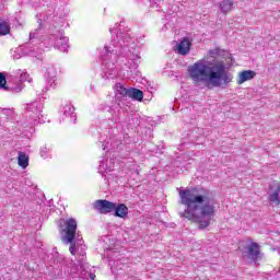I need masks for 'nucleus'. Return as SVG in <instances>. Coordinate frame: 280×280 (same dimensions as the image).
Here are the masks:
<instances>
[{
  "label": "nucleus",
  "instance_id": "obj_23",
  "mask_svg": "<svg viewBox=\"0 0 280 280\" xmlns=\"http://www.w3.org/2000/svg\"><path fill=\"white\" fill-rule=\"evenodd\" d=\"M117 95H121V97H130V88L127 89L124 83L116 84Z\"/></svg>",
  "mask_w": 280,
  "mask_h": 280
},
{
  "label": "nucleus",
  "instance_id": "obj_31",
  "mask_svg": "<svg viewBox=\"0 0 280 280\" xmlns=\"http://www.w3.org/2000/svg\"><path fill=\"white\" fill-rule=\"evenodd\" d=\"M5 84H8V81L5 80V73L0 72V89L8 91V86H5Z\"/></svg>",
  "mask_w": 280,
  "mask_h": 280
},
{
  "label": "nucleus",
  "instance_id": "obj_25",
  "mask_svg": "<svg viewBox=\"0 0 280 280\" xmlns=\"http://www.w3.org/2000/svg\"><path fill=\"white\" fill-rule=\"evenodd\" d=\"M223 54H225L224 50L220 49V48H214L208 51V58H213L214 60L217 58H220V56H222Z\"/></svg>",
  "mask_w": 280,
  "mask_h": 280
},
{
  "label": "nucleus",
  "instance_id": "obj_13",
  "mask_svg": "<svg viewBox=\"0 0 280 280\" xmlns=\"http://www.w3.org/2000/svg\"><path fill=\"white\" fill-rule=\"evenodd\" d=\"M112 120L115 121V124L128 125L130 124V114L128 110L118 109V112L113 115Z\"/></svg>",
  "mask_w": 280,
  "mask_h": 280
},
{
  "label": "nucleus",
  "instance_id": "obj_14",
  "mask_svg": "<svg viewBox=\"0 0 280 280\" xmlns=\"http://www.w3.org/2000/svg\"><path fill=\"white\" fill-rule=\"evenodd\" d=\"M121 145V138L119 136H114L109 138V141H101V147L103 150H117Z\"/></svg>",
  "mask_w": 280,
  "mask_h": 280
},
{
  "label": "nucleus",
  "instance_id": "obj_27",
  "mask_svg": "<svg viewBox=\"0 0 280 280\" xmlns=\"http://www.w3.org/2000/svg\"><path fill=\"white\" fill-rule=\"evenodd\" d=\"M269 202H272L276 207L280 206L279 191L276 190L269 195Z\"/></svg>",
  "mask_w": 280,
  "mask_h": 280
},
{
  "label": "nucleus",
  "instance_id": "obj_3",
  "mask_svg": "<svg viewBox=\"0 0 280 280\" xmlns=\"http://www.w3.org/2000/svg\"><path fill=\"white\" fill-rule=\"evenodd\" d=\"M188 73L195 84H206L208 89H220L233 82V73L226 70V62L202 58L188 67Z\"/></svg>",
  "mask_w": 280,
  "mask_h": 280
},
{
  "label": "nucleus",
  "instance_id": "obj_9",
  "mask_svg": "<svg viewBox=\"0 0 280 280\" xmlns=\"http://www.w3.org/2000/svg\"><path fill=\"white\" fill-rule=\"evenodd\" d=\"M94 209L106 215L107 213H113L115 211V202L108 201L106 199H98L94 202Z\"/></svg>",
  "mask_w": 280,
  "mask_h": 280
},
{
  "label": "nucleus",
  "instance_id": "obj_33",
  "mask_svg": "<svg viewBox=\"0 0 280 280\" xmlns=\"http://www.w3.org/2000/svg\"><path fill=\"white\" fill-rule=\"evenodd\" d=\"M276 191H278V194L280 192V184L278 185V188L276 189Z\"/></svg>",
  "mask_w": 280,
  "mask_h": 280
},
{
  "label": "nucleus",
  "instance_id": "obj_6",
  "mask_svg": "<svg viewBox=\"0 0 280 280\" xmlns=\"http://www.w3.org/2000/svg\"><path fill=\"white\" fill-rule=\"evenodd\" d=\"M70 244V253L71 255H79L78 261L80 262V268L82 267V264H86V245H84V240L82 238V235L77 234L75 240Z\"/></svg>",
  "mask_w": 280,
  "mask_h": 280
},
{
  "label": "nucleus",
  "instance_id": "obj_2",
  "mask_svg": "<svg viewBox=\"0 0 280 280\" xmlns=\"http://www.w3.org/2000/svg\"><path fill=\"white\" fill-rule=\"evenodd\" d=\"M117 30H119V24H115L114 31L113 28L109 30L110 34L114 33L116 36L109 46L104 47L101 55L103 70L106 75H117L115 62H117L119 56H126L133 61L135 69L139 67V60L141 59L135 38L130 37V34L117 32Z\"/></svg>",
  "mask_w": 280,
  "mask_h": 280
},
{
  "label": "nucleus",
  "instance_id": "obj_22",
  "mask_svg": "<svg viewBox=\"0 0 280 280\" xmlns=\"http://www.w3.org/2000/svg\"><path fill=\"white\" fill-rule=\"evenodd\" d=\"M129 97H131V100H136L137 102H142L143 101V91L135 89V88H130Z\"/></svg>",
  "mask_w": 280,
  "mask_h": 280
},
{
  "label": "nucleus",
  "instance_id": "obj_19",
  "mask_svg": "<svg viewBox=\"0 0 280 280\" xmlns=\"http://www.w3.org/2000/svg\"><path fill=\"white\" fill-rule=\"evenodd\" d=\"M89 264H81L80 267V273L79 277L81 279H91V280H95V273L91 272V269H89Z\"/></svg>",
  "mask_w": 280,
  "mask_h": 280
},
{
  "label": "nucleus",
  "instance_id": "obj_5",
  "mask_svg": "<svg viewBox=\"0 0 280 280\" xmlns=\"http://www.w3.org/2000/svg\"><path fill=\"white\" fill-rule=\"evenodd\" d=\"M40 113H43V104L35 101L26 104L24 116L31 126H36V124H43V120H40Z\"/></svg>",
  "mask_w": 280,
  "mask_h": 280
},
{
  "label": "nucleus",
  "instance_id": "obj_28",
  "mask_svg": "<svg viewBox=\"0 0 280 280\" xmlns=\"http://www.w3.org/2000/svg\"><path fill=\"white\" fill-rule=\"evenodd\" d=\"M18 75H20V82H32V78L25 71L18 70Z\"/></svg>",
  "mask_w": 280,
  "mask_h": 280
},
{
  "label": "nucleus",
  "instance_id": "obj_8",
  "mask_svg": "<svg viewBox=\"0 0 280 280\" xmlns=\"http://www.w3.org/2000/svg\"><path fill=\"white\" fill-rule=\"evenodd\" d=\"M50 40L59 51H68L69 49V37L65 36V31H57L50 35Z\"/></svg>",
  "mask_w": 280,
  "mask_h": 280
},
{
  "label": "nucleus",
  "instance_id": "obj_20",
  "mask_svg": "<svg viewBox=\"0 0 280 280\" xmlns=\"http://www.w3.org/2000/svg\"><path fill=\"white\" fill-rule=\"evenodd\" d=\"M62 113L65 117H70V119L75 124V119L78 116H75V107H73L71 104H66L62 107Z\"/></svg>",
  "mask_w": 280,
  "mask_h": 280
},
{
  "label": "nucleus",
  "instance_id": "obj_15",
  "mask_svg": "<svg viewBox=\"0 0 280 280\" xmlns=\"http://www.w3.org/2000/svg\"><path fill=\"white\" fill-rule=\"evenodd\" d=\"M191 49V42L189 38L184 37L177 45V52L180 56H187L189 54V50Z\"/></svg>",
  "mask_w": 280,
  "mask_h": 280
},
{
  "label": "nucleus",
  "instance_id": "obj_4",
  "mask_svg": "<svg viewBox=\"0 0 280 280\" xmlns=\"http://www.w3.org/2000/svg\"><path fill=\"white\" fill-rule=\"evenodd\" d=\"M38 26L30 32L28 42L23 45L22 51L25 56H31L32 58H38L40 56V48L36 45H40L45 38V27H43V20H37Z\"/></svg>",
  "mask_w": 280,
  "mask_h": 280
},
{
  "label": "nucleus",
  "instance_id": "obj_29",
  "mask_svg": "<svg viewBox=\"0 0 280 280\" xmlns=\"http://www.w3.org/2000/svg\"><path fill=\"white\" fill-rule=\"evenodd\" d=\"M51 149H49L47 145H44L39 150V154L42 159H49Z\"/></svg>",
  "mask_w": 280,
  "mask_h": 280
},
{
  "label": "nucleus",
  "instance_id": "obj_24",
  "mask_svg": "<svg viewBox=\"0 0 280 280\" xmlns=\"http://www.w3.org/2000/svg\"><path fill=\"white\" fill-rule=\"evenodd\" d=\"M18 163L20 165V167H23V170H25V167H27V165H30V156H27V154L20 152L19 153V158H18Z\"/></svg>",
  "mask_w": 280,
  "mask_h": 280
},
{
  "label": "nucleus",
  "instance_id": "obj_26",
  "mask_svg": "<svg viewBox=\"0 0 280 280\" xmlns=\"http://www.w3.org/2000/svg\"><path fill=\"white\" fill-rule=\"evenodd\" d=\"M7 34H10V24L0 22V36H7Z\"/></svg>",
  "mask_w": 280,
  "mask_h": 280
},
{
  "label": "nucleus",
  "instance_id": "obj_12",
  "mask_svg": "<svg viewBox=\"0 0 280 280\" xmlns=\"http://www.w3.org/2000/svg\"><path fill=\"white\" fill-rule=\"evenodd\" d=\"M247 255L248 258L252 259V261H257L258 259H261V246L258 245V243H250L247 246Z\"/></svg>",
  "mask_w": 280,
  "mask_h": 280
},
{
  "label": "nucleus",
  "instance_id": "obj_7",
  "mask_svg": "<svg viewBox=\"0 0 280 280\" xmlns=\"http://www.w3.org/2000/svg\"><path fill=\"white\" fill-rule=\"evenodd\" d=\"M62 240L65 244H73L78 235H80L78 231V221L75 219L70 218L65 221V229Z\"/></svg>",
  "mask_w": 280,
  "mask_h": 280
},
{
  "label": "nucleus",
  "instance_id": "obj_10",
  "mask_svg": "<svg viewBox=\"0 0 280 280\" xmlns=\"http://www.w3.org/2000/svg\"><path fill=\"white\" fill-rule=\"evenodd\" d=\"M104 255L109 259L108 266L110 267L112 272H115V268H117V265L121 261V254L115 248H107Z\"/></svg>",
  "mask_w": 280,
  "mask_h": 280
},
{
  "label": "nucleus",
  "instance_id": "obj_1",
  "mask_svg": "<svg viewBox=\"0 0 280 280\" xmlns=\"http://www.w3.org/2000/svg\"><path fill=\"white\" fill-rule=\"evenodd\" d=\"M179 202L185 207L179 212L180 218L195 222L200 230L208 229L215 215V201L211 190L203 187L179 189Z\"/></svg>",
  "mask_w": 280,
  "mask_h": 280
},
{
  "label": "nucleus",
  "instance_id": "obj_21",
  "mask_svg": "<svg viewBox=\"0 0 280 280\" xmlns=\"http://www.w3.org/2000/svg\"><path fill=\"white\" fill-rule=\"evenodd\" d=\"M222 14H229L233 10V0H223L219 3Z\"/></svg>",
  "mask_w": 280,
  "mask_h": 280
},
{
  "label": "nucleus",
  "instance_id": "obj_17",
  "mask_svg": "<svg viewBox=\"0 0 280 280\" xmlns=\"http://www.w3.org/2000/svg\"><path fill=\"white\" fill-rule=\"evenodd\" d=\"M115 170V161L113 159L102 160L98 165L100 174H104V172H113Z\"/></svg>",
  "mask_w": 280,
  "mask_h": 280
},
{
  "label": "nucleus",
  "instance_id": "obj_11",
  "mask_svg": "<svg viewBox=\"0 0 280 280\" xmlns=\"http://www.w3.org/2000/svg\"><path fill=\"white\" fill-rule=\"evenodd\" d=\"M56 68L50 67L45 73V80L47 83V89H56L58 86V78L56 77Z\"/></svg>",
  "mask_w": 280,
  "mask_h": 280
},
{
  "label": "nucleus",
  "instance_id": "obj_18",
  "mask_svg": "<svg viewBox=\"0 0 280 280\" xmlns=\"http://www.w3.org/2000/svg\"><path fill=\"white\" fill-rule=\"evenodd\" d=\"M257 75L256 71L253 70H244L238 73L237 84H244V82H248V80H253Z\"/></svg>",
  "mask_w": 280,
  "mask_h": 280
},
{
  "label": "nucleus",
  "instance_id": "obj_34",
  "mask_svg": "<svg viewBox=\"0 0 280 280\" xmlns=\"http://www.w3.org/2000/svg\"><path fill=\"white\" fill-rule=\"evenodd\" d=\"M116 108H119V104L117 105V107Z\"/></svg>",
  "mask_w": 280,
  "mask_h": 280
},
{
  "label": "nucleus",
  "instance_id": "obj_30",
  "mask_svg": "<svg viewBox=\"0 0 280 280\" xmlns=\"http://www.w3.org/2000/svg\"><path fill=\"white\" fill-rule=\"evenodd\" d=\"M21 51L25 56V52H23V46H21L20 48H18L12 52L13 60H20V58L22 57Z\"/></svg>",
  "mask_w": 280,
  "mask_h": 280
},
{
  "label": "nucleus",
  "instance_id": "obj_16",
  "mask_svg": "<svg viewBox=\"0 0 280 280\" xmlns=\"http://www.w3.org/2000/svg\"><path fill=\"white\" fill-rule=\"evenodd\" d=\"M114 215L116 218H121L122 220H125V218H128V206H126V203H115Z\"/></svg>",
  "mask_w": 280,
  "mask_h": 280
},
{
  "label": "nucleus",
  "instance_id": "obj_32",
  "mask_svg": "<svg viewBox=\"0 0 280 280\" xmlns=\"http://www.w3.org/2000/svg\"><path fill=\"white\" fill-rule=\"evenodd\" d=\"M21 91H23L21 85L13 88V93H21Z\"/></svg>",
  "mask_w": 280,
  "mask_h": 280
}]
</instances>
